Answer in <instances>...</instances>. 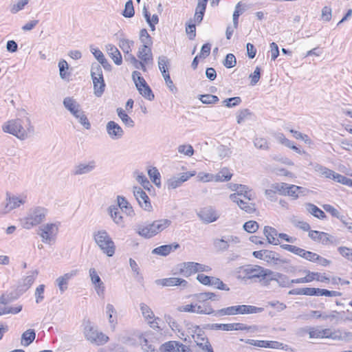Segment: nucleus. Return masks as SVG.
<instances>
[{"label":"nucleus","mask_w":352,"mask_h":352,"mask_svg":"<svg viewBox=\"0 0 352 352\" xmlns=\"http://www.w3.org/2000/svg\"><path fill=\"white\" fill-rule=\"evenodd\" d=\"M7 203L5 206L3 212L8 213L12 210L19 207L21 204H25V198H20L18 197L12 196V197H8L6 199Z\"/></svg>","instance_id":"obj_23"},{"label":"nucleus","mask_w":352,"mask_h":352,"mask_svg":"<svg viewBox=\"0 0 352 352\" xmlns=\"http://www.w3.org/2000/svg\"><path fill=\"white\" fill-rule=\"evenodd\" d=\"M305 207L307 210L315 217L320 219H323L326 217L325 213L316 205L309 203L306 204Z\"/></svg>","instance_id":"obj_38"},{"label":"nucleus","mask_w":352,"mask_h":352,"mask_svg":"<svg viewBox=\"0 0 352 352\" xmlns=\"http://www.w3.org/2000/svg\"><path fill=\"white\" fill-rule=\"evenodd\" d=\"M309 236L314 241L320 242L323 245H328L333 243V237L328 233L317 230H310Z\"/></svg>","instance_id":"obj_20"},{"label":"nucleus","mask_w":352,"mask_h":352,"mask_svg":"<svg viewBox=\"0 0 352 352\" xmlns=\"http://www.w3.org/2000/svg\"><path fill=\"white\" fill-rule=\"evenodd\" d=\"M132 78L137 89H138V87H144L147 84L144 78L141 76V74L138 71L133 72Z\"/></svg>","instance_id":"obj_51"},{"label":"nucleus","mask_w":352,"mask_h":352,"mask_svg":"<svg viewBox=\"0 0 352 352\" xmlns=\"http://www.w3.org/2000/svg\"><path fill=\"white\" fill-rule=\"evenodd\" d=\"M106 50L108 54L112 58L115 64L117 65H120L122 63V55L118 48L112 44H108L106 45Z\"/></svg>","instance_id":"obj_28"},{"label":"nucleus","mask_w":352,"mask_h":352,"mask_svg":"<svg viewBox=\"0 0 352 352\" xmlns=\"http://www.w3.org/2000/svg\"><path fill=\"white\" fill-rule=\"evenodd\" d=\"M177 346V341H168L161 346L160 351L162 352H175Z\"/></svg>","instance_id":"obj_57"},{"label":"nucleus","mask_w":352,"mask_h":352,"mask_svg":"<svg viewBox=\"0 0 352 352\" xmlns=\"http://www.w3.org/2000/svg\"><path fill=\"white\" fill-rule=\"evenodd\" d=\"M307 273V276L302 278H299L296 279H292V282L294 283H309L314 280V276H316V274H314V272H310L309 270L305 271Z\"/></svg>","instance_id":"obj_53"},{"label":"nucleus","mask_w":352,"mask_h":352,"mask_svg":"<svg viewBox=\"0 0 352 352\" xmlns=\"http://www.w3.org/2000/svg\"><path fill=\"white\" fill-rule=\"evenodd\" d=\"M278 274V272L264 268L261 281H263L265 285H269L272 280L276 281Z\"/></svg>","instance_id":"obj_35"},{"label":"nucleus","mask_w":352,"mask_h":352,"mask_svg":"<svg viewBox=\"0 0 352 352\" xmlns=\"http://www.w3.org/2000/svg\"><path fill=\"white\" fill-rule=\"evenodd\" d=\"M116 112L118 117L122 120V123L127 127H133L135 122L133 119L125 112L124 109L120 107L117 108Z\"/></svg>","instance_id":"obj_32"},{"label":"nucleus","mask_w":352,"mask_h":352,"mask_svg":"<svg viewBox=\"0 0 352 352\" xmlns=\"http://www.w3.org/2000/svg\"><path fill=\"white\" fill-rule=\"evenodd\" d=\"M138 57L146 63H152L153 58L151 47L142 45L138 50Z\"/></svg>","instance_id":"obj_26"},{"label":"nucleus","mask_w":352,"mask_h":352,"mask_svg":"<svg viewBox=\"0 0 352 352\" xmlns=\"http://www.w3.org/2000/svg\"><path fill=\"white\" fill-rule=\"evenodd\" d=\"M199 99L204 104H214L219 101V98L217 96L211 94L201 95Z\"/></svg>","instance_id":"obj_62"},{"label":"nucleus","mask_w":352,"mask_h":352,"mask_svg":"<svg viewBox=\"0 0 352 352\" xmlns=\"http://www.w3.org/2000/svg\"><path fill=\"white\" fill-rule=\"evenodd\" d=\"M264 267L259 265H248L244 269V273L248 278H262Z\"/></svg>","instance_id":"obj_24"},{"label":"nucleus","mask_w":352,"mask_h":352,"mask_svg":"<svg viewBox=\"0 0 352 352\" xmlns=\"http://www.w3.org/2000/svg\"><path fill=\"white\" fill-rule=\"evenodd\" d=\"M140 309L144 318L148 321L152 327H155V324H157L155 320L158 318H155L154 313L151 309L144 302L140 304Z\"/></svg>","instance_id":"obj_22"},{"label":"nucleus","mask_w":352,"mask_h":352,"mask_svg":"<svg viewBox=\"0 0 352 352\" xmlns=\"http://www.w3.org/2000/svg\"><path fill=\"white\" fill-rule=\"evenodd\" d=\"M118 206L120 210H124L128 214L131 215L133 212V210L129 201L122 196H118Z\"/></svg>","instance_id":"obj_34"},{"label":"nucleus","mask_w":352,"mask_h":352,"mask_svg":"<svg viewBox=\"0 0 352 352\" xmlns=\"http://www.w3.org/2000/svg\"><path fill=\"white\" fill-rule=\"evenodd\" d=\"M106 313L108 316L109 322L111 327H112V329H114L116 324L117 323V320H116V316H113V314H116V309L113 305H111V304L107 305Z\"/></svg>","instance_id":"obj_40"},{"label":"nucleus","mask_w":352,"mask_h":352,"mask_svg":"<svg viewBox=\"0 0 352 352\" xmlns=\"http://www.w3.org/2000/svg\"><path fill=\"white\" fill-rule=\"evenodd\" d=\"M168 63V59L166 56H161L158 58V67L162 76L166 74H169L167 68Z\"/></svg>","instance_id":"obj_52"},{"label":"nucleus","mask_w":352,"mask_h":352,"mask_svg":"<svg viewBox=\"0 0 352 352\" xmlns=\"http://www.w3.org/2000/svg\"><path fill=\"white\" fill-rule=\"evenodd\" d=\"M140 40L142 45H147L151 47L153 44L151 36L148 34L146 29H142L140 32Z\"/></svg>","instance_id":"obj_49"},{"label":"nucleus","mask_w":352,"mask_h":352,"mask_svg":"<svg viewBox=\"0 0 352 352\" xmlns=\"http://www.w3.org/2000/svg\"><path fill=\"white\" fill-rule=\"evenodd\" d=\"M276 282L281 287H289L294 283L287 276L280 273H278Z\"/></svg>","instance_id":"obj_44"},{"label":"nucleus","mask_w":352,"mask_h":352,"mask_svg":"<svg viewBox=\"0 0 352 352\" xmlns=\"http://www.w3.org/2000/svg\"><path fill=\"white\" fill-rule=\"evenodd\" d=\"M137 89L138 90L139 93L146 99H147L150 101H151L154 99L155 96H154L151 89L148 85V84H146L144 87H138V89Z\"/></svg>","instance_id":"obj_43"},{"label":"nucleus","mask_w":352,"mask_h":352,"mask_svg":"<svg viewBox=\"0 0 352 352\" xmlns=\"http://www.w3.org/2000/svg\"><path fill=\"white\" fill-rule=\"evenodd\" d=\"M133 195L139 206L145 211L151 212L153 210L150 199L146 193L140 187H133Z\"/></svg>","instance_id":"obj_11"},{"label":"nucleus","mask_w":352,"mask_h":352,"mask_svg":"<svg viewBox=\"0 0 352 352\" xmlns=\"http://www.w3.org/2000/svg\"><path fill=\"white\" fill-rule=\"evenodd\" d=\"M235 330L248 331L251 333H256L259 331V327L257 325H247L243 323H235Z\"/></svg>","instance_id":"obj_50"},{"label":"nucleus","mask_w":352,"mask_h":352,"mask_svg":"<svg viewBox=\"0 0 352 352\" xmlns=\"http://www.w3.org/2000/svg\"><path fill=\"white\" fill-rule=\"evenodd\" d=\"M215 312H216V311H214L209 305L202 307L201 306L197 305L196 308H195L194 313L199 314H208V315L214 314L215 315Z\"/></svg>","instance_id":"obj_59"},{"label":"nucleus","mask_w":352,"mask_h":352,"mask_svg":"<svg viewBox=\"0 0 352 352\" xmlns=\"http://www.w3.org/2000/svg\"><path fill=\"white\" fill-rule=\"evenodd\" d=\"M38 271L34 270L30 272V274L28 275L24 279H23L22 284L21 285V290L25 291L28 288L30 287V286L33 284L34 282L37 275H38Z\"/></svg>","instance_id":"obj_36"},{"label":"nucleus","mask_w":352,"mask_h":352,"mask_svg":"<svg viewBox=\"0 0 352 352\" xmlns=\"http://www.w3.org/2000/svg\"><path fill=\"white\" fill-rule=\"evenodd\" d=\"M106 131L109 138L113 140L120 139L124 135L122 128L114 121H109L107 123Z\"/></svg>","instance_id":"obj_18"},{"label":"nucleus","mask_w":352,"mask_h":352,"mask_svg":"<svg viewBox=\"0 0 352 352\" xmlns=\"http://www.w3.org/2000/svg\"><path fill=\"white\" fill-rule=\"evenodd\" d=\"M109 212L113 219V221L118 226L123 227L124 221L123 217L121 215L120 209L116 206H111L109 209Z\"/></svg>","instance_id":"obj_30"},{"label":"nucleus","mask_w":352,"mask_h":352,"mask_svg":"<svg viewBox=\"0 0 352 352\" xmlns=\"http://www.w3.org/2000/svg\"><path fill=\"white\" fill-rule=\"evenodd\" d=\"M213 244L215 249L218 251H226L229 248L226 236L214 239Z\"/></svg>","instance_id":"obj_47"},{"label":"nucleus","mask_w":352,"mask_h":352,"mask_svg":"<svg viewBox=\"0 0 352 352\" xmlns=\"http://www.w3.org/2000/svg\"><path fill=\"white\" fill-rule=\"evenodd\" d=\"M211 270L210 267L195 262H184L180 264L179 268L180 274L185 277H188L197 272H210Z\"/></svg>","instance_id":"obj_8"},{"label":"nucleus","mask_w":352,"mask_h":352,"mask_svg":"<svg viewBox=\"0 0 352 352\" xmlns=\"http://www.w3.org/2000/svg\"><path fill=\"white\" fill-rule=\"evenodd\" d=\"M195 175V172H186L183 173L177 176H173L167 180L166 186L168 190L175 189L181 186L184 182L189 179L191 177L194 176Z\"/></svg>","instance_id":"obj_13"},{"label":"nucleus","mask_w":352,"mask_h":352,"mask_svg":"<svg viewBox=\"0 0 352 352\" xmlns=\"http://www.w3.org/2000/svg\"><path fill=\"white\" fill-rule=\"evenodd\" d=\"M207 327L211 330H222L226 331H234L235 330V323H229V324H217L212 323L208 324Z\"/></svg>","instance_id":"obj_39"},{"label":"nucleus","mask_w":352,"mask_h":352,"mask_svg":"<svg viewBox=\"0 0 352 352\" xmlns=\"http://www.w3.org/2000/svg\"><path fill=\"white\" fill-rule=\"evenodd\" d=\"M241 342H244L246 344L260 347V348H269V349H283V343H280L277 341H272V340H252V339H240Z\"/></svg>","instance_id":"obj_14"},{"label":"nucleus","mask_w":352,"mask_h":352,"mask_svg":"<svg viewBox=\"0 0 352 352\" xmlns=\"http://www.w3.org/2000/svg\"><path fill=\"white\" fill-rule=\"evenodd\" d=\"M134 42L131 40L122 38L119 41V46L124 54L131 52V47L133 46Z\"/></svg>","instance_id":"obj_48"},{"label":"nucleus","mask_w":352,"mask_h":352,"mask_svg":"<svg viewBox=\"0 0 352 352\" xmlns=\"http://www.w3.org/2000/svg\"><path fill=\"white\" fill-rule=\"evenodd\" d=\"M63 105L72 115L76 114L80 109V104L70 97H67L63 100Z\"/></svg>","instance_id":"obj_31"},{"label":"nucleus","mask_w":352,"mask_h":352,"mask_svg":"<svg viewBox=\"0 0 352 352\" xmlns=\"http://www.w3.org/2000/svg\"><path fill=\"white\" fill-rule=\"evenodd\" d=\"M254 144L259 149L267 150L269 148L267 140L263 138H256L254 140Z\"/></svg>","instance_id":"obj_63"},{"label":"nucleus","mask_w":352,"mask_h":352,"mask_svg":"<svg viewBox=\"0 0 352 352\" xmlns=\"http://www.w3.org/2000/svg\"><path fill=\"white\" fill-rule=\"evenodd\" d=\"M258 227V223L255 221H248L243 225V229L249 233L255 232Z\"/></svg>","instance_id":"obj_60"},{"label":"nucleus","mask_w":352,"mask_h":352,"mask_svg":"<svg viewBox=\"0 0 352 352\" xmlns=\"http://www.w3.org/2000/svg\"><path fill=\"white\" fill-rule=\"evenodd\" d=\"M36 333L34 329H28L23 333L21 336V344L29 346L35 339Z\"/></svg>","instance_id":"obj_37"},{"label":"nucleus","mask_w":352,"mask_h":352,"mask_svg":"<svg viewBox=\"0 0 352 352\" xmlns=\"http://www.w3.org/2000/svg\"><path fill=\"white\" fill-rule=\"evenodd\" d=\"M170 223L171 221L168 219H158L145 226H139L137 232L141 236L149 239L167 228Z\"/></svg>","instance_id":"obj_2"},{"label":"nucleus","mask_w":352,"mask_h":352,"mask_svg":"<svg viewBox=\"0 0 352 352\" xmlns=\"http://www.w3.org/2000/svg\"><path fill=\"white\" fill-rule=\"evenodd\" d=\"M179 248V245L178 243L163 245L153 249L152 253L166 256L168 255L172 251L177 250Z\"/></svg>","instance_id":"obj_27"},{"label":"nucleus","mask_w":352,"mask_h":352,"mask_svg":"<svg viewBox=\"0 0 352 352\" xmlns=\"http://www.w3.org/2000/svg\"><path fill=\"white\" fill-rule=\"evenodd\" d=\"M22 309V306L19 305L15 307H1L0 306V316L12 314H16L19 313Z\"/></svg>","instance_id":"obj_56"},{"label":"nucleus","mask_w":352,"mask_h":352,"mask_svg":"<svg viewBox=\"0 0 352 352\" xmlns=\"http://www.w3.org/2000/svg\"><path fill=\"white\" fill-rule=\"evenodd\" d=\"M73 116L78 120V122L86 129H89L91 128V124L84 111L81 109L78 111V113H76V114H74Z\"/></svg>","instance_id":"obj_42"},{"label":"nucleus","mask_w":352,"mask_h":352,"mask_svg":"<svg viewBox=\"0 0 352 352\" xmlns=\"http://www.w3.org/2000/svg\"><path fill=\"white\" fill-rule=\"evenodd\" d=\"M241 6H242L241 2H239L235 6V10H234V12L233 13V16H232L234 28H237L238 23H239L238 22L239 17L245 10V8H241Z\"/></svg>","instance_id":"obj_46"},{"label":"nucleus","mask_w":352,"mask_h":352,"mask_svg":"<svg viewBox=\"0 0 352 352\" xmlns=\"http://www.w3.org/2000/svg\"><path fill=\"white\" fill-rule=\"evenodd\" d=\"M232 175L226 168L222 169L217 174L214 175L213 180L217 182H223L229 181Z\"/></svg>","instance_id":"obj_41"},{"label":"nucleus","mask_w":352,"mask_h":352,"mask_svg":"<svg viewBox=\"0 0 352 352\" xmlns=\"http://www.w3.org/2000/svg\"><path fill=\"white\" fill-rule=\"evenodd\" d=\"M91 77L93 81L94 93L96 96L100 97L104 94L106 84L103 78L101 65L94 63L91 66Z\"/></svg>","instance_id":"obj_6"},{"label":"nucleus","mask_w":352,"mask_h":352,"mask_svg":"<svg viewBox=\"0 0 352 352\" xmlns=\"http://www.w3.org/2000/svg\"><path fill=\"white\" fill-rule=\"evenodd\" d=\"M89 274L91 279V282L94 285V289L96 294L99 296H102L104 294L105 286L100 277L98 274L95 268H90L89 270Z\"/></svg>","instance_id":"obj_16"},{"label":"nucleus","mask_w":352,"mask_h":352,"mask_svg":"<svg viewBox=\"0 0 352 352\" xmlns=\"http://www.w3.org/2000/svg\"><path fill=\"white\" fill-rule=\"evenodd\" d=\"M263 311V309L261 307H257L252 305H234L231 307H228L226 308H223L216 311L215 316H233L237 314H256L261 313Z\"/></svg>","instance_id":"obj_5"},{"label":"nucleus","mask_w":352,"mask_h":352,"mask_svg":"<svg viewBox=\"0 0 352 352\" xmlns=\"http://www.w3.org/2000/svg\"><path fill=\"white\" fill-rule=\"evenodd\" d=\"M197 214L200 220L207 224L216 221L220 217L218 211L212 206L201 208Z\"/></svg>","instance_id":"obj_10"},{"label":"nucleus","mask_w":352,"mask_h":352,"mask_svg":"<svg viewBox=\"0 0 352 352\" xmlns=\"http://www.w3.org/2000/svg\"><path fill=\"white\" fill-rule=\"evenodd\" d=\"M178 153L187 156H192L194 153V149L190 144H183L178 146Z\"/></svg>","instance_id":"obj_61"},{"label":"nucleus","mask_w":352,"mask_h":352,"mask_svg":"<svg viewBox=\"0 0 352 352\" xmlns=\"http://www.w3.org/2000/svg\"><path fill=\"white\" fill-rule=\"evenodd\" d=\"M148 175L152 182L157 186H160V174L156 168H153L148 170Z\"/></svg>","instance_id":"obj_54"},{"label":"nucleus","mask_w":352,"mask_h":352,"mask_svg":"<svg viewBox=\"0 0 352 352\" xmlns=\"http://www.w3.org/2000/svg\"><path fill=\"white\" fill-rule=\"evenodd\" d=\"M333 179L340 184L352 187V179L339 173H336Z\"/></svg>","instance_id":"obj_64"},{"label":"nucleus","mask_w":352,"mask_h":352,"mask_svg":"<svg viewBox=\"0 0 352 352\" xmlns=\"http://www.w3.org/2000/svg\"><path fill=\"white\" fill-rule=\"evenodd\" d=\"M157 285H160L164 287H171V286H180L182 288H185L188 286V282L182 278L170 277L162 279H157L155 280Z\"/></svg>","instance_id":"obj_19"},{"label":"nucleus","mask_w":352,"mask_h":352,"mask_svg":"<svg viewBox=\"0 0 352 352\" xmlns=\"http://www.w3.org/2000/svg\"><path fill=\"white\" fill-rule=\"evenodd\" d=\"M30 0H18L16 3L10 6V11L12 14H16L22 10L29 3Z\"/></svg>","instance_id":"obj_45"},{"label":"nucleus","mask_w":352,"mask_h":352,"mask_svg":"<svg viewBox=\"0 0 352 352\" xmlns=\"http://www.w3.org/2000/svg\"><path fill=\"white\" fill-rule=\"evenodd\" d=\"M264 261L270 265H277L287 263V261L282 258L279 254L271 250H266Z\"/></svg>","instance_id":"obj_21"},{"label":"nucleus","mask_w":352,"mask_h":352,"mask_svg":"<svg viewBox=\"0 0 352 352\" xmlns=\"http://www.w3.org/2000/svg\"><path fill=\"white\" fill-rule=\"evenodd\" d=\"M94 239L104 254L112 256L115 253L116 246L109 234L104 230L94 232Z\"/></svg>","instance_id":"obj_3"},{"label":"nucleus","mask_w":352,"mask_h":352,"mask_svg":"<svg viewBox=\"0 0 352 352\" xmlns=\"http://www.w3.org/2000/svg\"><path fill=\"white\" fill-rule=\"evenodd\" d=\"M241 101V98L239 96H236L224 100L223 101V104L228 108H232L239 105Z\"/></svg>","instance_id":"obj_58"},{"label":"nucleus","mask_w":352,"mask_h":352,"mask_svg":"<svg viewBox=\"0 0 352 352\" xmlns=\"http://www.w3.org/2000/svg\"><path fill=\"white\" fill-rule=\"evenodd\" d=\"M263 233L269 243L273 245L278 244L279 241L276 238L278 233L275 228L270 226H265Z\"/></svg>","instance_id":"obj_29"},{"label":"nucleus","mask_w":352,"mask_h":352,"mask_svg":"<svg viewBox=\"0 0 352 352\" xmlns=\"http://www.w3.org/2000/svg\"><path fill=\"white\" fill-rule=\"evenodd\" d=\"M305 331L309 333L310 338H325V335L327 333L326 329L319 327H309Z\"/></svg>","instance_id":"obj_33"},{"label":"nucleus","mask_w":352,"mask_h":352,"mask_svg":"<svg viewBox=\"0 0 352 352\" xmlns=\"http://www.w3.org/2000/svg\"><path fill=\"white\" fill-rule=\"evenodd\" d=\"M229 198L234 203H236L240 209L248 214H252L256 211L254 204L250 202V201L244 198L238 197V194H231Z\"/></svg>","instance_id":"obj_15"},{"label":"nucleus","mask_w":352,"mask_h":352,"mask_svg":"<svg viewBox=\"0 0 352 352\" xmlns=\"http://www.w3.org/2000/svg\"><path fill=\"white\" fill-rule=\"evenodd\" d=\"M232 190L236 191L234 194H238V197L243 196L244 199L248 201L253 200L255 198L254 193L245 185L240 184L239 186H236V188H232Z\"/></svg>","instance_id":"obj_25"},{"label":"nucleus","mask_w":352,"mask_h":352,"mask_svg":"<svg viewBox=\"0 0 352 352\" xmlns=\"http://www.w3.org/2000/svg\"><path fill=\"white\" fill-rule=\"evenodd\" d=\"M47 210L43 207L37 206L31 208L27 217L22 220L23 227L30 229L33 226L41 223L46 217Z\"/></svg>","instance_id":"obj_4"},{"label":"nucleus","mask_w":352,"mask_h":352,"mask_svg":"<svg viewBox=\"0 0 352 352\" xmlns=\"http://www.w3.org/2000/svg\"><path fill=\"white\" fill-rule=\"evenodd\" d=\"M84 325L85 336L91 342L96 343L97 344H102L108 341L109 338L102 333L98 332L90 321H87Z\"/></svg>","instance_id":"obj_7"},{"label":"nucleus","mask_w":352,"mask_h":352,"mask_svg":"<svg viewBox=\"0 0 352 352\" xmlns=\"http://www.w3.org/2000/svg\"><path fill=\"white\" fill-rule=\"evenodd\" d=\"M96 168V162L94 160L88 162H82L76 165L72 171L73 175H82L92 172Z\"/></svg>","instance_id":"obj_17"},{"label":"nucleus","mask_w":352,"mask_h":352,"mask_svg":"<svg viewBox=\"0 0 352 352\" xmlns=\"http://www.w3.org/2000/svg\"><path fill=\"white\" fill-rule=\"evenodd\" d=\"M195 330H192V338L197 345L201 348L204 352H214L208 339L206 337L205 333L199 328L195 326Z\"/></svg>","instance_id":"obj_9"},{"label":"nucleus","mask_w":352,"mask_h":352,"mask_svg":"<svg viewBox=\"0 0 352 352\" xmlns=\"http://www.w3.org/2000/svg\"><path fill=\"white\" fill-rule=\"evenodd\" d=\"M135 11L133 5L132 0L128 1L124 7V10L122 12V15L126 18H131L134 16Z\"/></svg>","instance_id":"obj_55"},{"label":"nucleus","mask_w":352,"mask_h":352,"mask_svg":"<svg viewBox=\"0 0 352 352\" xmlns=\"http://www.w3.org/2000/svg\"><path fill=\"white\" fill-rule=\"evenodd\" d=\"M26 128H25L23 126L21 120H11L3 124L2 130L5 133L12 134L20 140H25L33 135L34 131L29 118H26Z\"/></svg>","instance_id":"obj_1"},{"label":"nucleus","mask_w":352,"mask_h":352,"mask_svg":"<svg viewBox=\"0 0 352 352\" xmlns=\"http://www.w3.org/2000/svg\"><path fill=\"white\" fill-rule=\"evenodd\" d=\"M58 228L54 223H47L39 227L38 234L45 243H50L56 235Z\"/></svg>","instance_id":"obj_12"}]
</instances>
